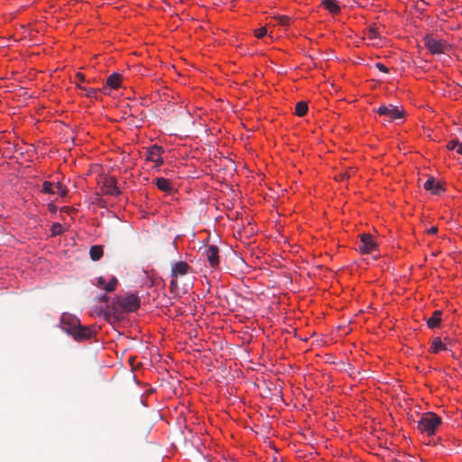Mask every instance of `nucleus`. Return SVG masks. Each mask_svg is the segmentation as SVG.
Wrapping results in <instances>:
<instances>
[{"label":"nucleus","instance_id":"9d476101","mask_svg":"<svg viewBox=\"0 0 462 462\" xmlns=\"http://www.w3.org/2000/svg\"><path fill=\"white\" fill-rule=\"evenodd\" d=\"M218 247L211 245L205 249V255L209 263V265L213 268L217 267L219 263Z\"/></svg>","mask_w":462,"mask_h":462},{"label":"nucleus","instance_id":"7ed1b4c3","mask_svg":"<svg viewBox=\"0 0 462 462\" xmlns=\"http://www.w3.org/2000/svg\"><path fill=\"white\" fill-rule=\"evenodd\" d=\"M190 266L184 261H180L171 265L170 282V291L171 293L177 294L179 291L178 277H182L189 273Z\"/></svg>","mask_w":462,"mask_h":462},{"label":"nucleus","instance_id":"ddd939ff","mask_svg":"<svg viewBox=\"0 0 462 462\" xmlns=\"http://www.w3.org/2000/svg\"><path fill=\"white\" fill-rule=\"evenodd\" d=\"M155 185L160 190L167 193H171L173 190L171 181L165 178H157L155 180Z\"/></svg>","mask_w":462,"mask_h":462},{"label":"nucleus","instance_id":"1a4fd4ad","mask_svg":"<svg viewBox=\"0 0 462 462\" xmlns=\"http://www.w3.org/2000/svg\"><path fill=\"white\" fill-rule=\"evenodd\" d=\"M122 82V75L119 73L111 74L106 80L105 86L102 88L104 94H109L108 90L117 89Z\"/></svg>","mask_w":462,"mask_h":462},{"label":"nucleus","instance_id":"2eb2a0df","mask_svg":"<svg viewBox=\"0 0 462 462\" xmlns=\"http://www.w3.org/2000/svg\"><path fill=\"white\" fill-rule=\"evenodd\" d=\"M446 342H449V340L447 337L445 338L444 343L441 341L439 337H434L431 341V351L437 354L441 350H448Z\"/></svg>","mask_w":462,"mask_h":462},{"label":"nucleus","instance_id":"dca6fc26","mask_svg":"<svg viewBox=\"0 0 462 462\" xmlns=\"http://www.w3.org/2000/svg\"><path fill=\"white\" fill-rule=\"evenodd\" d=\"M321 5L330 14H335L340 12V7L336 0H322Z\"/></svg>","mask_w":462,"mask_h":462},{"label":"nucleus","instance_id":"a878e982","mask_svg":"<svg viewBox=\"0 0 462 462\" xmlns=\"http://www.w3.org/2000/svg\"><path fill=\"white\" fill-rule=\"evenodd\" d=\"M62 229H63L62 226L60 224H59V223H55L52 226V232L55 235L60 234L62 232Z\"/></svg>","mask_w":462,"mask_h":462},{"label":"nucleus","instance_id":"f3484780","mask_svg":"<svg viewBox=\"0 0 462 462\" xmlns=\"http://www.w3.org/2000/svg\"><path fill=\"white\" fill-rule=\"evenodd\" d=\"M104 254L102 245H92L89 249V255L91 260L98 261Z\"/></svg>","mask_w":462,"mask_h":462},{"label":"nucleus","instance_id":"5701e85b","mask_svg":"<svg viewBox=\"0 0 462 462\" xmlns=\"http://www.w3.org/2000/svg\"><path fill=\"white\" fill-rule=\"evenodd\" d=\"M278 23L282 26H286L289 24L290 17L286 15H280L276 17Z\"/></svg>","mask_w":462,"mask_h":462},{"label":"nucleus","instance_id":"b1692460","mask_svg":"<svg viewBox=\"0 0 462 462\" xmlns=\"http://www.w3.org/2000/svg\"><path fill=\"white\" fill-rule=\"evenodd\" d=\"M368 38L375 39L378 37L377 28H369L367 31Z\"/></svg>","mask_w":462,"mask_h":462},{"label":"nucleus","instance_id":"0eeeda50","mask_svg":"<svg viewBox=\"0 0 462 462\" xmlns=\"http://www.w3.org/2000/svg\"><path fill=\"white\" fill-rule=\"evenodd\" d=\"M377 247L376 243L370 234L364 233L360 236V245L358 250L361 254H370Z\"/></svg>","mask_w":462,"mask_h":462},{"label":"nucleus","instance_id":"aec40b11","mask_svg":"<svg viewBox=\"0 0 462 462\" xmlns=\"http://www.w3.org/2000/svg\"><path fill=\"white\" fill-rule=\"evenodd\" d=\"M118 283V281L116 277H112L110 279V281L106 284V286L104 287V290L107 292H111V291H114L116 285Z\"/></svg>","mask_w":462,"mask_h":462},{"label":"nucleus","instance_id":"39448f33","mask_svg":"<svg viewBox=\"0 0 462 462\" xmlns=\"http://www.w3.org/2000/svg\"><path fill=\"white\" fill-rule=\"evenodd\" d=\"M425 47L429 50V51L432 54H442L445 53L449 45L447 42L439 40L437 38H433L430 35H426L423 39Z\"/></svg>","mask_w":462,"mask_h":462},{"label":"nucleus","instance_id":"393cba45","mask_svg":"<svg viewBox=\"0 0 462 462\" xmlns=\"http://www.w3.org/2000/svg\"><path fill=\"white\" fill-rule=\"evenodd\" d=\"M266 34H267V30L265 27H262L255 31V36L257 38H263Z\"/></svg>","mask_w":462,"mask_h":462},{"label":"nucleus","instance_id":"f257e3e1","mask_svg":"<svg viewBox=\"0 0 462 462\" xmlns=\"http://www.w3.org/2000/svg\"><path fill=\"white\" fill-rule=\"evenodd\" d=\"M61 328L78 341L88 339L93 334L89 327L82 326L78 319L69 315L62 316Z\"/></svg>","mask_w":462,"mask_h":462},{"label":"nucleus","instance_id":"6e6552de","mask_svg":"<svg viewBox=\"0 0 462 462\" xmlns=\"http://www.w3.org/2000/svg\"><path fill=\"white\" fill-rule=\"evenodd\" d=\"M163 152L164 150L162 146L154 144L152 147H150V149L147 152V160L154 162L155 165L159 167L163 164V159L162 157Z\"/></svg>","mask_w":462,"mask_h":462},{"label":"nucleus","instance_id":"423d86ee","mask_svg":"<svg viewBox=\"0 0 462 462\" xmlns=\"http://www.w3.org/2000/svg\"><path fill=\"white\" fill-rule=\"evenodd\" d=\"M377 113L380 116H407L408 112L402 106L389 104L378 107Z\"/></svg>","mask_w":462,"mask_h":462},{"label":"nucleus","instance_id":"bb28decb","mask_svg":"<svg viewBox=\"0 0 462 462\" xmlns=\"http://www.w3.org/2000/svg\"><path fill=\"white\" fill-rule=\"evenodd\" d=\"M84 80H85V77H84V75H83V74H81V73H78V74L76 75V77H75V82H76V84H77L79 88H81V87H80V83H82Z\"/></svg>","mask_w":462,"mask_h":462},{"label":"nucleus","instance_id":"f704fd0d","mask_svg":"<svg viewBox=\"0 0 462 462\" xmlns=\"http://www.w3.org/2000/svg\"><path fill=\"white\" fill-rule=\"evenodd\" d=\"M187 114L190 116L191 115V111L190 110H187Z\"/></svg>","mask_w":462,"mask_h":462},{"label":"nucleus","instance_id":"f8f14e48","mask_svg":"<svg viewBox=\"0 0 462 462\" xmlns=\"http://www.w3.org/2000/svg\"><path fill=\"white\" fill-rule=\"evenodd\" d=\"M423 187L426 190L431 191L435 195H439L444 191V188L439 181H437L434 178H429Z\"/></svg>","mask_w":462,"mask_h":462},{"label":"nucleus","instance_id":"7c9ffc66","mask_svg":"<svg viewBox=\"0 0 462 462\" xmlns=\"http://www.w3.org/2000/svg\"><path fill=\"white\" fill-rule=\"evenodd\" d=\"M437 232H438V227H437V226H431V227L428 230V233H429V234H432V235L437 234Z\"/></svg>","mask_w":462,"mask_h":462},{"label":"nucleus","instance_id":"cd10ccee","mask_svg":"<svg viewBox=\"0 0 462 462\" xmlns=\"http://www.w3.org/2000/svg\"><path fill=\"white\" fill-rule=\"evenodd\" d=\"M458 145V140H452L447 144V148L448 150H454L457 149V146Z\"/></svg>","mask_w":462,"mask_h":462},{"label":"nucleus","instance_id":"412c9836","mask_svg":"<svg viewBox=\"0 0 462 462\" xmlns=\"http://www.w3.org/2000/svg\"><path fill=\"white\" fill-rule=\"evenodd\" d=\"M42 190H43V192L48 193V194H54L55 190H54L53 183H51L50 181H44L42 184Z\"/></svg>","mask_w":462,"mask_h":462},{"label":"nucleus","instance_id":"6ab92c4d","mask_svg":"<svg viewBox=\"0 0 462 462\" xmlns=\"http://www.w3.org/2000/svg\"><path fill=\"white\" fill-rule=\"evenodd\" d=\"M309 106L307 102L300 101L295 106L294 116H305L308 113Z\"/></svg>","mask_w":462,"mask_h":462},{"label":"nucleus","instance_id":"473e14b6","mask_svg":"<svg viewBox=\"0 0 462 462\" xmlns=\"http://www.w3.org/2000/svg\"><path fill=\"white\" fill-rule=\"evenodd\" d=\"M100 300L101 301H107L108 300V297L106 296V295H103L102 297H100Z\"/></svg>","mask_w":462,"mask_h":462},{"label":"nucleus","instance_id":"4468645a","mask_svg":"<svg viewBox=\"0 0 462 462\" xmlns=\"http://www.w3.org/2000/svg\"><path fill=\"white\" fill-rule=\"evenodd\" d=\"M441 310H435L431 317L427 319V325L430 328H436L439 326L441 322Z\"/></svg>","mask_w":462,"mask_h":462},{"label":"nucleus","instance_id":"9b49d317","mask_svg":"<svg viewBox=\"0 0 462 462\" xmlns=\"http://www.w3.org/2000/svg\"><path fill=\"white\" fill-rule=\"evenodd\" d=\"M103 188L105 193L111 196H118L121 191L116 185V180L114 177L107 178L104 180Z\"/></svg>","mask_w":462,"mask_h":462},{"label":"nucleus","instance_id":"20e7f679","mask_svg":"<svg viewBox=\"0 0 462 462\" xmlns=\"http://www.w3.org/2000/svg\"><path fill=\"white\" fill-rule=\"evenodd\" d=\"M441 419L432 412L424 414L418 421V429L429 436L435 434L437 428L440 425Z\"/></svg>","mask_w":462,"mask_h":462},{"label":"nucleus","instance_id":"c85d7f7f","mask_svg":"<svg viewBox=\"0 0 462 462\" xmlns=\"http://www.w3.org/2000/svg\"><path fill=\"white\" fill-rule=\"evenodd\" d=\"M375 67L382 72L387 73L389 71V69L384 66L383 63H376Z\"/></svg>","mask_w":462,"mask_h":462},{"label":"nucleus","instance_id":"a211bd4d","mask_svg":"<svg viewBox=\"0 0 462 462\" xmlns=\"http://www.w3.org/2000/svg\"><path fill=\"white\" fill-rule=\"evenodd\" d=\"M80 89L82 90V93L85 96H87L88 97H94V98H98L99 95L104 93L102 88L82 87V88H80Z\"/></svg>","mask_w":462,"mask_h":462},{"label":"nucleus","instance_id":"c756f323","mask_svg":"<svg viewBox=\"0 0 462 462\" xmlns=\"http://www.w3.org/2000/svg\"><path fill=\"white\" fill-rule=\"evenodd\" d=\"M97 286L103 288L106 286V282L104 277L100 276L97 278Z\"/></svg>","mask_w":462,"mask_h":462},{"label":"nucleus","instance_id":"4be33fe9","mask_svg":"<svg viewBox=\"0 0 462 462\" xmlns=\"http://www.w3.org/2000/svg\"><path fill=\"white\" fill-rule=\"evenodd\" d=\"M56 189H57V193L61 196V197H65L68 193V190L67 189L60 183V182H57L56 183Z\"/></svg>","mask_w":462,"mask_h":462},{"label":"nucleus","instance_id":"72a5a7b5","mask_svg":"<svg viewBox=\"0 0 462 462\" xmlns=\"http://www.w3.org/2000/svg\"><path fill=\"white\" fill-rule=\"evenodd\" d=\"M344 178H345V175H339V177H338V179H337V180H343Z\"/></svg>","mask_w":462,"mask_h":462},{"label":"nucleus","instance_id":"2f4dec72","mask_svg":"<svg viewBox=\"0 0 462 462\" xmlns=\"http://www.w3.org/2000/svg\"><path fill=\"white\" fill-rule=\"evenodd\" d=\"M456 151L458 154H462V143H461L458 142V145L457 146Z\"/></svg>","mask_w":462,"mask_h":462},{"label":"nucleus","instance_id":"c9c22d12","mask_svg":"<svg viewBox=\"0 0 462 462\" xmlns=\"http://www.w3.org/2000/svg\"><path fill=\"white\" fill-rule=\"evenodd\" d=\"M461 143H462V142H461Z\"/></svg>","mask_w":462,"mask_h":462},{"label":"nucleus","instance_id":"f03ea898","mask_svg":"<svg viewBox=\"0 0 462 462\" xmlns=\"http://www.w3.org/2000/svg\"><path fill=\"white\" fill-rule=\"evenodd\" d=\"M140 307V299L135 294L117 296L113 299L112 309L115 311L133 312Z\"/></svg>","mask_w":462,"mask_h":462}]
</instances>
